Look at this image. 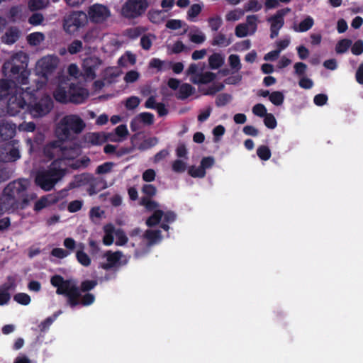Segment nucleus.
<instances>
[{"label":"nucleus","mask_w":363,"mask_h":363,"mask_svg":"<svg viewBox=\"0 0 363 363\" xmlns=\"http://www.w3.org/2000/svg\"><path fill=\"white\" fill-rule=\"evenodd\" d=\"M89 175L82 174L79 175H76L74 177V180L68 184V186L66 189H62L60 191V194L61 196L65 195L66 192L69 190L80 187L83 185H85L89 183Z\"/></svg>","instance_id":"obj_17"},{"label":"nucleus","mask_w":363,"mask_h":363,"mask_svg":"<svg viewBox=\"0 0 363 363\" xmlns=\"http://www.w3.org/2000/svg\"><path fill=\"white\" fill-rule=\"evenodd\" d=\"M269 101L275 106H281L284 101V95L281 91H274L269 95Z\"/></svg>","instance_id":"obj_42"},{"label":"nucleus","mask_w":363,"mask_h":363,"mask_svg":"<svg viewBox=\"0 0 363 363\" xmlns=\"http://www.w3.org/2000/svg\"><path fill=\"white\" fill-rule=\"evenodd\" d=\"M172 170L177 173H182L186 170V164L184 162L180 160H176L172 163Z\"/></svg>","instance_id":"obj_61"},{"label":"nucleus","mask_w":363,"mask_h":363,"mask_svg":"<svg viewBox=\"0 0 363 363\" xmlns=\"http://www.w3.org/2000/svg\"><path fill=\"white\" fill-rule=\"evenodd\" d=\"M14 288L12 280L9 281L0 287V305L6 303L10 299L9 291Z\"/></svg>","instance_id":"obj_23"},{"label":"nucleus","mask_w":363,"mask_h":363,"mask_svg":"<svg viewBox=\"0 0 363 363\" xmlns=\"http://www.w3.org/2000/svg\"><path fill=\"white\" fill-rule=\"evenodd\" d=\"M294 73L296 75L301 77L306 74L308 67L306 64L299 62L294 64Z\"/></svg>","instance_id":"obj_62"},{"label":"nucleus","mask_w":363,"mask_h":363,"mask_svg":"<svg viewBox=\"0 0 363 363\" xmlns=\"http://www.w3.org/2000/svg\"><path fill=\"white\" fill-rule=\"evenodd\" d=\"M85 140L91 145H100L103 142V139L99 133H89L85 135Z\"/></svg>","instance_id":"obj_43"},{"label":"nucleus","mask_w":363,"mask_h":363,"mask_svg":"<svg viewBox=\"0 0 363 363\" xmlns=\"http://www.w3.org/2000/svg\"><path fill=\"white\" fill-rule=\"evenodd\" d=\"M216 78V74L211 72L198 74L191 81L194 84H206L213 82Z\"/></svg>","instance_id":"obj_25"},{"label":"nucleus","mask_w":363,"mask_h":363,"mask_svg":"<svg viewBox=\"0 0 363 363\" xmlns=\"http://www.w3.org/2000/svg\"><path fill=\"white\" fill-rule=\"evenodd\" d=\"M252 113L259 117H264L268 113L266 107L262 104H257L252 108Z\"/></svg>","instance_id":"obj_60"},{"label":"nucleus","mask_w":363,"mask_h":363,"mask_svg":"<svg viewBox=\"0 0 363 363\" xmlns=\"http://www.w3.org/2000/svg\"><path fill=\"white\" fill-rule=\"evenodd\" d=\"M150 67L155 68L157 71H162L169 69L172 65V62L163 61L158 58H152L150 62Z\"/></svg>","instance_id":"obj_30"},{"label":"nucleus","mask_w":363,"mask_h":363,"mask_svg":"<svg viewBox=\"0 0 363 363\" xmlns=\"http://www.w3.org/2000/svg\"><path fill=\"white\" fill-rule=\"evenodd\" d=\"M60 197L62 196H60ZM59 199L60 196H55L52 194L43 196L35 203L33 209L35 211L39 212L50 205L57 203Z\"/></svg>","instance_id":"obj_18"},{"label":"nucleus","mask_w":363,"mask_h":363,"mask_svg":"<svg viewBox=\"0 0 363 363\" xmlns=\"http://www.w3.org/2000/svg\"><path fill=\"white\" fill-rule=\"evenodd\" d=\"M44 35L42 33L35 32L29 34L26 40L28 44L35 46L38 45L44 40Z\"/></svg>","instance_id":"obj_37"},{"label":"nucleus","mask_w":363,"mask_h":363,"mask_svg":"<svg viewBox=\"0 0 363 363\" xmlns=\"http://www.w3.org/2000/svg\"><path fill=\"white\" fill-rule=\"evenodd\" d=\"M208 26L212 31L216 32L223 24L222 18L219 16L210 17L208 19Z\"/></svg>","instance_id":"obj_44"},{"label":"nucleus","mask_w":363,"mask_h":363,"mask_svg":"<svg viewBox=\"0 0 363 363\" xmlns=\"http://www.w3.org/2000/svg\"><path fill=\"white\" fill-rule=\"evenodd\" d=\"M83 48L81 40H74L67 47V51L71 55H74L79 52Z\"/></svg>","instance_id":"obj_47"},{"label":"nucleus","mask_w":363,"mask_h":363,"mask_svg":"<svg viewBox=\"0 0 363 363\" xmlns=\"http://www.w3.org/2000/svg\"><path fill=\"white\" fill-rule=\"evenodd\" d=\"M262 4L257 0H250L245 6L246 11H258L262 9Z\"/></svg>","instance_id":"obj_53"},{"label":"nucleus","mask_w":363,"mask_h":363,"mask_svg":"<svg viewBox=\"0 0 363 363\" xmlns=\"http://www.w3.org/2000/svg\"><path fill=\"white\" fill-rule=\"evenodd\" d=\"M101 63V60L96 56L85 58L82 63V69L85 77L91 80L95 79L96 77V71Z\"/></svg>","instance_id":"obj_14"},{"label":"nucleus","mask_w":363,"mask_h":363,"mask_svg":"<svg viewBox=\"0 0 363 363\" xmlns=\"http://www.w3.org/2000/svg\"><path fill=\"white\" fill-rule=\"evenodd\" d=\"M20 157L19 151L13 145L6 144L0 147V162H9Z\"/></svg>","instance_id":"obj_15"},{"label":"nucleus","mask_w":363,"mask_h":363,"mask_svg":"<svg viewBox=\"0 0 363 363\" xmlns=\"http://www.w3.org/2000/svg\"><path fill=\"white\" fill-rule=\"evenodd\" d=\"M188 174L194 178H203L205 177L206 172L201 165L199 167L192 165L189 167Z\"/></svg>","instance_id":"obj_41"},{"label":"nucleus","mask_w":363,"mask_h":363,"mask_svg":"<svg viewBox=\"0 0 363 363\" xmlns=\"http://www.w3.org/2000/svg\"><path fill=\"white\" fill-rule=\"evenodd\" d=\"M88 23V16L84 11H72L63 20V29L65 33L73 35Z\"/></svg>","instance_id":"obj_7"},{"label":"nucleus","mask_w":363,"mask_h":363,"mask_svg":"<svg viewBox=\"0 0 363 363\" xmlns=\"http://www.w3.org/2000/svg\"><path fill=\"white\" fill-rule=\"evenodd\" d=\"M351 52L354 55H360L363 53V40H358L351 46Z\"/></svg>","instance_id":"obj_63"},{"label":"nucleus","mask_w":363,"mask_h":363,"mask_svg":"<svg viewBox=\"0 0 363 363\" xmlns=\"http://www.w3.org/2000/svg\"><path fill=\"white\" fill-rule=\"evenodd\" d=\"M59 63V58L55 55H47L40 59L36 64V73L38 76H41L47 84L48 75L51 74L57 68ZM40 82V80H38Z\"/></svg>","instance_id":"obj_9"},{"label":"nucleus","mask_w":363,"mask_h":363,"mask_svg":"<svg viewBox=\"0 0 363 363\" xmlns=\"http://www.w3.org/2000/svg\"><path fill=\"white\" fill-rule=\"evenodd\" d=\"M89 187L88 193L89 195H94L107 187L106 182L101 178L90 177L89 179Z\"/></svg>","instance_id":"obj_19"},{"label":"nucleus","mask_w":363,"mask_h":363,"mask_svg":"<svg viewBox=\"0 0 363 363\" xmlns=\"http://www.w3.org/2000/svg\"><path fill=\"white\" fill-rule=\"evenodd\" d=\"M264 123L269 129H274L277 125V122L272 113H267L264 116Z\"/></svg>","instance_id":"obj_56"},{"label":"nucleus","mask_w":363,"mask_h":363,"mask_svg":"<svg viewBox=\"0 0 363 363\" xmlns=\"http://www.w3.org/2000/svg\"><path fill=\"white\" fill-rule=\"evenodd\" d=\"M84 245L80 243L78 245V250L76 252V259L78 262L84 267H89L91 260L89 256L84 252Z\"/></svg>","instance_id":"obj_24"},{"label":"nucleus","mask_w":363,"mask_h":363,"mask_svg":"<svg viewBox=\"0 0 363 363\" xmlns=\"http://www.w3.org/2000/svg\"><path fill=\"white\" fill-rule=\"evenodd\" d=\"M104 257L106 258L107 262L102 263L101 267L105 270H109L113 267L125 265L127 263L126 259L122 260L123 255V252L119 250L116 252L108 250L105 252Z\"/></svg>","instance_id":"obj_12"},{"label":"nucleus","mask_w":363,"mask_h":363,"mask_svg":"<svg viewBox=\"0 0 363 363\" xmlns=\"http://www.w3.org/2000/svg\"><path fill=\"white\" fill-rule=\"evenodd\" d=\"M116 237V245L118 246L125 245L128 242V238L122 229H117L115 232Z\"/></svg>","instance_id":"obj_48"},{"label":"nucleus","mask_w":363,"mask_h":363,"mask_svg":"<svg viewBox=\"0 0 363 363\" xmlns=\"http://www.w3.org/2000/svg\"><path fill=\"white\" fill-rule=\"evenodd\" d=\"M164 211L162 210H155L154 213L147 219L146 225L148 227H153L160 223L163 217Z\"/></svg>","instance_id":"obj_32"},{"label":"nucleus","mask_w":363,"mask_h":363,"mask_svg":"<svg viewBox=\"0 0 363 363\" xmlns=\"http://www.w3.org/2000/svg\"><path fill=\"white\" fill-rule=\"evenodd\" d=\"M87 13L89 20L96 23H103L111 15L110 10L107 6L99 4L89 6Z\"/></svg>","instance_id":"obj_10"},{"label":"nucleus","mask_w":363,"mask_h":363,"mask_svg":"<svg viewBox=\"0 0 363 363\" xmlns=\"http://www.w3.org/2000/svg\"><path fill=\"white\" fill-rule=\"evenodd\" d=\"M23 17L21 6H13L10 10L9 18L13 22L20 21Z\"/></svg>","instance_id":"obj_46"},{"label":"nucleus","mask_w":363,"mask_h":363,"mask_svg":"<svg viewBox=\"0 0 363 363\" xmlns=\"http://www.w3.org/2000/svg\"><path fill=\"white\" fill-rule=\"evenodd\" d=\"M313 25V18L308 16L299 23L298 27L295 28V30L301 33L306 32L310 30Z\"/></svg>","instance_id":"obj_33"},{"label":"nucleus","mask_w":363,"mask_h":363,"mask_svg":"<svg viewBox=\"0 0 363 363\" xmlns=\"http://www.w3.org/2000/svg\"><path fill=\"white\" fill-rule=\"evenodd\" d=\"M224 57L220 53H213L208 57L209 67L212 69H216L224 64Z\"/></svg>","instance_id":"obj_27"},{"label":"nucleus","mask_w":363,"mask_h":363,"mask_svg":"<svg viewBox=\"0 0 363 363\" xmlns=\"http://www.w3.org/2000/svg\"><path fill=\"white\" fill-rule=\"evenodd\" d=\"M62 313L61 311L55 312L51 316L45 318L43 322L38 325V328L40 332L45 333L48 330L50 326L52 323L57 318V317Z\"/></svg>","instance_id":"obj_28"},{"label":"nucleus","mask_w":363,"mask_h":363,"mask_svg":"<svg viewBox=\"0 0 363 363\" xmlns=\"http://www.w3.org/2000/svg\"><path fill=\"white\" fill-rule=\"evenodd\" d=\"M95 301V296L94 294L90 293H86L84 296H80V298H79V304L87 306L91 305Z\"/></svg>","instance_id":"obj_51"},{"label":"nucleus","mask_w":363,"mask_h":363,"mask_svg":"<svg viewBox=\"0 0 363 363\" xmlns=\"http://www.w3.org/2000/svg\"><path fill=\"white\" fill-rule=\"evenodd\" d=\"M113 164L110 162H104V164L99 165L96 169V173L98 174H103L108 173L111 171Z\"/></svg>","instance_id":"obj_58"},{"label":"nucleus","mask_w":363,"mask_h":363,"mask_svg":"<svg viewBox=\"0 0 363 363\" xmlns=\"http://www.w3.org/2000/svg\"><path fill=\"white\" fill-rule=\"evenodd\" d=\"M53 96L55 99L60 103L67 104L69 102L68 84L66 83L65 85H58L56 89L54 91Z\"/></svg>","instance_id":"obj_22"},{"label":"nucleus","mask_w":363,"mask_h":363,"mask_svg":"<svg viewBox=\"0 0 363 363\" xmlns=\"http://www.w3.org/2000/svg\"><path fill=\"white\" fill-rule=\"evenodd\" d=\"M50 283L57 288V294L65 295L67 297V304L71 308L78 306L81 292L79 289L75 284H72L70 280H65L61 275L56 274L51 277Z\"/></svg>","instance_id":"obj_3"},{"label":"nucleus","mask_w":363,"mask_h":363,"mask_svg":"<svg viewBox=\"0 0 363 363\" xmlns=\"http://www.w3.org/2000/svg\"><path fill=\"white\" fill-rule=\"evenodd\" d=\"M160 235L161 231L160 230H147L145 232L143 237L148 240L150 245H152L160 238Z\"/></svg>","instance_id":"obj_40"},{"label":"nucleus","mask_w":363,"mask_h":363,"mask_svg":"<svg viewBox=\"0 0 363 363\" xmlns=\"http://www.w3.org/2000/svg\"><path fill=\"white\" fill-rule=\"evenodd\" d=\"M140 123L152 125L154 123V115L149 112H143L138 115Z\"/></svg>","instance_id":"obj_49"},{"label":"nucleus","mask_w":363,"mask_h":363,"mask_svg":"<svg viewBox=\"0 0 363 363\" xmlns=\"http://www.w3.org/2000/svg\"><path fill=\"white\" fill-rule=\"evenodd\" d=\"M35 88H24V107L27 106L30 113L35 118L43 117L48 115L54 107L52 97L48 94H43L40 89L45 86V82H39L35 79Z\"/></svg>","instance_id":"obj_2"},{"label":"nucleus","mask_w":363,"mask_h":363,"mask_svg":"<svg viewBox=\"0 0 363 363\" xmlns=\"http://www.w3.org/2000/svg\"><path fill=\"white\" fill-rule=\"evenodd\" d=\"M79 148L74 145L67 146L62 140L51 142L45 150V154L51 159L55 158V153L60 152V160H73L78 155Z\"/></svg>","instance_id":"obj_6"},{"label":"nucleus","mask_w":363,"mask_h":363,"mask_svg":"<svg viewBox=\"0 0 363 363\" xmlns=\"http://www.w3.org/2000/svg\"><path fill=\"white\" fill-rule=\"evenodd\" d=\"M85 128L84 121L77 115L64 116L57 125L55 133L60 140H69L72 133L79 134Z\"/></svg>","instance_id":"obj_4"},{"label":"nucleus","mask_w":363,"mask_h":363,"mask_svg":"<svg viewBox=\"0 0 363 363\" xmlns=\"http://www.w3.org/2000/svg\"><path fill=\"white\" fill-rule=\"evenodd\" d=\"M21 36V30L15 26L9 28L1 36V41L6 44L14 43Z\"/></svg>","instance_id":"obj_21"},{"label":"nucleus","mask_w":363,"mask_h":363,"mask_svg":"<svg viewBox=\"0 0 363 363\" xmlns=\"http://www.w3.org/2000/svg\"><path fill=\"white\" fill-rule=\"evenodd\" d=\"M5 194L12 198L15 201L23 197V182L18 179L10 182L4 189Z\"/></svg>","instance_id":"obj_16"},{"label":"nucleus","mask_w":363,"mask_h":363,"mask_svg":"<svg viewBox=\"0 0 363 363\" xmlns=\"http://www.w3.org/2000/svg\"><path fill=\"white\" fill-rule=\"evenodd\" d=\"M147 0H128L122 6L121 15L128 19H134L145 13L148 7Z\"/></svg>","instance_id":"obj_8"},{"label":"nucleus","mask_w":363,"mask_h":363,"mask_svg":"<svg viewBox=\"0 0 363 363\" xmlns=\"http://www.w3.org/2000/svg\"><path fill=\"white\" fill-rule=\"evenodd\" d=\"M142 192L145 195V197L150 199L157 194V188L152 184H144L142 187Z\"/></svg>","instance_id":"obj_52"},{"label":"nucleus","mask_w":363,"mask_h":363,"mask_svg":"<svg viewBox=\"0 0 363 363\" xmlns=\"http://www.w3.org/2000/svg\"><path fill=\"white\" fill-rule=\"evenodd\" d=\"M352 41L348 38L340 40L335 45V52L337 54H343L346 52L352 46Z\"/></svg>","instance_id":"obj_34"},{"label":"nucleus","mask_w":363,"mask_h":363,"mask_svg":"<svg viewBox=\"0 0 363 363\" xmlns=\"http://www.w3.org/2000/svg\"><path fill=\"white\" fill-rule=\"evenodd\" d=\"M233 99V96L230 94L222 93L217 95L216 98V105L218 107H222L227 105Z\"/></svg>","instance_id":"obj_38"},{"label":"nucleus","mask_w":363,"mask_h":363,"mask_svg":"<svg viewBox=\"0 0 363 363\" xmlns=\"http://www.w3.org/2000/svg\"><path fill=\"white\" fill-rule=\"evenodd\" d=\"M229 65L232 69L238 72L242 68L240 57L238 55L232 54L228 57Z\"/></svg>","instance_id":"obj_45"},{"label":"nucleus","mask_w":363,"mask_h":363,"mask_svg":"<svg viewBox=\"0 0 363 363\" xmlns=\"http://www.w3.org/2000/svg\"><path fill=\"white\" fill-rule=\"evenodd\" d=\"M158 143V139L156 137L148 138L141 142L137 147L140 151H144L152 148L155 146Z\"/></svg>","instance_id":"obj_36"},{"label":"nucleus","mask_w":363,"mask_h":363,"mask_svg":"<svg viewBox=\"0 0 363 363\" xmlns=\"http://www.w3.org/2000/svg\"><path fill=\"white\" fill-rule=\"evenodd\" d=\"M290 11V9L286 8L278 10L277 13L268 18L270 25V38L272 39L275 38L279 35V30L283 27L284 24V17L288 12Z\"/></svg>","instance_id":"obj_11"},{"label":"nucleus","mask_w":363,"mask_h":363,"mask_svg":"<svg viewBox=\"0 0 363 363\" xmlns=\"http://www.w3.org/2000/svg\"><path fill=\"white\" fill-rule=\"evenodd\" d=\"M15 125L6 121L0 122V142L11 139L15 134Z\"/></svg>","instance_id":"obj_20"},{"label":"nucleus","mask_w":363,"mask_h":363,"mask_svg":"<svg viewBox=\"0 0 363 363\" xmlns=\"http://www.w3.org/2000/svg\"><path fill=\"white\" fill-rule=\"evenodd\" d=\"M99 35V31L96 28L89 29L82 36L83 40L86 43H94Z\"/></svg>","instance_id":"obj_35"},{"label":"nucleus","mask_w":363,"mask_h":363,"mask_svg":"<svg viewBox=\"0 0 363 363\" xmlns=\"http://www.w3.org/2000/svg\"><path fill=\"white\" fill-rule=\"evenodd\" d=\"M140 100L138 96H130L126 99L125 106L128 110L136 108L140 104Z\"/></svg>","instance_id":"obj_57"},{"label":"nucleus","mask_w":363,"mask_h":363,"mask_svg":"<svg viewBox=\"0 0 363 363\" xmlns=\"http://www.w3.org/2000/svg\"><path fill=\"white\" fill-rule=\"evenodd\" d=\"M235 35L238 38H243L247 35L248 34V27L246 24H238L235 27Z\"/></svg>","instance_id":"obj_64"},{"label":"nucleus","mask_w":363,"mask_h":363,"mask_svg":"<svg viewBox=\"0 0 363 363\" xmlns=\"http://www.w3.org/2000/svg\"><path fill=\"white\" fill-rule=\"evenodd\" d=\"M194 91V88L191 84L184 83L180 86L176 96L179 99L184 100L190 96Z\"/></svg>","instance_id":"obj_26"},{"label":"nucleus","mask_w":363,"mask_h":363,"mask_svg":"<svg viewBox=\"0 0 363 363\" xmlns=\"http://www.w3.org/2000/svg\"><path fill=\"white\" fill-rule=\"evenodd\" d=\"M257 155L260 160L264 161L269 160L272 156L270 149L266 145L259 146L257 149Z\"/></svg>","instance_id":"obj_39"},{"label":"nucleus","mask_w":363,"mask_h":363,"mask_svg":"<svg viewBox=\"0 0 363 363\" xmlns=\"http://www.w3.org/2000/svg\"><path fill=\"white\" fill-rule=\"evenodd\" d=\"M231 40L230 38H227L225 35L223 33H219L214 35L212 41L211 45L213 46H223L227 47L230 44H231Z\"/></svg>","instance_id":"obj_31"},{"label":"nucleus","mask_w":363,"mask_h":363,"mask_svg":"<svg viewBox=\"0 0 363 363\" xmlns=\"http://www.w3.org/2000/svg\"><path fill=\"white\" fill-rule=\"evenodd\" d=\"M65 169L51 165L48 169L38 171L35 177L36 186L41 189L49 191L65 175Z\"/></svg>","instance_id":"obj_5"},{"label":"nucleus","mask_w":363,"mask_h":363,"mask_svg":"<svg viewBox=\"0 0 363 363\" xmlns=\"http://www.w3.org/2000/svg\"><path fill=\"white\" fill-rule=\"evenodd\" d=\"M68 94L69 102L76 104L84 103L89 96L86 89L74 83L68 84Z\"/></svg>","instance_id":"obj_13"},{"label":"nucleus","mask_w":363,"mask_h":363,"mask_svg":"<svg viewBox=\"0 0 363 363\" xmlns=\"http://www.w3.org/2000/svg\"><path fill=\"white\" fill-rule=\"evenodd\" d=\"M70 254V252L68 250H64L62 248L55 247L51 250L50 255L55 257L59 259H63L67 257Z\"/></svg>","instance_id":"obj_59"},{"label":"nucleus","mask_w":363,"mask_h":363,"mask_svg":"<svg viewBox=\"0 0 363 363\" xmlns=\"http://www.w3.org/2000/svg\"><path fill=\"white\" fill-rule=\"evenodd\" d=\"M96 280H85L81 283L79 291L88 292L97 285Z\"/></svg>","instance_id":"obj_55"},{"label":"nucleus","mask_w":363,"mask_h":363,"mask_svg":"<svg viewBox=\"0 0 363 363\" xmlns=\"http://www.w3.org/2000/svg\"><path fill=\"white\" fill-rule=\"evenodd\" d=\"M23 53H16L3 65L9 79H0V101L9 97L8 109L11 114L19 113L23 108Z\"/></svg>","instance_id":"obj_1"},{"label":"nucleus","mask_w":363,"mask_h":363,"mask_svg":"<svg viewBox=\"0 0 363 363\" xmlns=\"http://www.w3.org/2000/svg\"><path fill=\"white\" fill-rule=\"evenodd\" d=\"M201 6L198 4H194L189 8L187 14L188 19L194 21V18H196L201 12Z\"/></svg>","instance_id":"obj_50"},{"label":"nucleus","mask_w":363,"mask_h":363,"mask_svg":"<svg viewBox=\"0 0 363 363\" xmlns=\"http://www.w3.org/2000/svg\"><path fill=\"white\" fill-rule=\"evenodd\" d=\"M140 205L144 206L148 211H152L158 207V203L147 197H142Z\"/></svg>","instance_id":"obj_54"},{"label":"nucleus","mask_w":363,"mask_h":363,"mask_svg":"<svg viewBox=\"0 0 363 363\" xmlns=\"http://www.w3.org/2000/svg\"><path fill=\"white\" fill-rule=\"evenodd\" d=\"M16 203L8 194H5L4 191L0 197V211L4 212L9 210Z\"/></svg>","instance_id":"obj_29"}]
</instances>
